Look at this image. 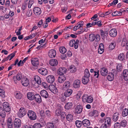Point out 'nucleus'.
I'll use <instances>...</instances> for the list:
<instances>
[{
  "instance_id": "1",
  "label": "nucleus",
  "mask_w": 128,
  "mask_h": 128,
  "mask_svg": "<svg viewBox=\"0 0 128 128\" xmlns=\"http://www.w3.org/2000/svg\"><path fill=\"white\" fill-rule=\"evenodd\" d=\"M93 100V98L91 96L85 94L82 96V101L84 102L90 103L92 102Z\"/></svg>"
},
{
  "instance_id": "2",
  "label": "nucleus",
  "mask_w": 128,
  "mask_h": 128,
  "mask_svg": "<svg viewBox=\"0 0 128 128\" xmlns=\"http://www.w3.org/2000/svg\"><path fill=\"white\" fill-rule=\"evenodd\" d=\"M27 115L28 118L30 120H35L37 118L36 113L32 110H29L28 112Z\"/></svg>"
},
{
  "instance_id": "3",
  "label": "nucleus",
  "mask_w": 128,
  "mask_h": 128,
  "mask_svg": "<svg viewBox=\"0 0 128 128\" xmlns=\"http://www.w3.org/2000/svg\"><path fill=\"white\" fill-rule=\"evenodd\" d=\"M89 38L91 42H93L96 40L98 41L100 40V37L98 34L95 35L93 34H91L89 35Z\"/></svg>"
},
{
  "instance_id": "4",
  "label": "nucleus",
  "mask_w": 128,
  "mask_h": 128,
  "mask_svg": "<svg viewBox=\"0 0 128 128\" xmlns=\"http://www.w3.org/2000/svg\"><path fill=\"white\" fill-rule=\"evenodd\" d=\"M26 114V109L23 107H21L17 115L18 117L22 118Z\"/></svg>"
},
{
  "instance_id": "5",
  "label": "nucleus",
  "mask_w": 128,
  "mask_h": 128,
  "mask_svg": "<svg viewBox=\"0 0 128 128\" xmlns=\"http://www.w3.org/2000/svg\"><path fill=\"white\" fill-rule=\"evenodd\" d=\"M79 42L78 40H77L75 41L74 39H72L70 41L69 44L70 46H74V48L76 49L78 47Z\"/></svg>"
},
{
  "instance_id": "6",
  "label": "nucleus",
  "mask_w": 128,
  "mask_h": 128,
  "mask_svg": "<svg viewBox=\"0 0 128 128\" xmlns=\"http://www.w3.org/2000/svg\"><path fill=\"white\" fill-rule=\"evenodd\" d=\"M21 121L18 118H16L14 121V128H20L21 126Z\"/></svg>"
},
{
  "instance_id": "7",
  "label": "nucleus",
  "mask_w": 128,
  "mask_h": 128,
  "mask_svg": "<svg viewBox=\"0 0 128 128\" xmlns=\"http://www.w3.org/2000/svg\"><path fill=\"white\" fill-rule=\"evenodd\" d=\"M38 72L43 76L46 75L48 73L47 70L45 68L41 67L38 69Z\"/></svg>"
},
{
  "instance_id": "8",
  "label": "nucleus",
  "mask_w": 128,
  "mask_h": 128,
  "mask_svg": "<svg viewBox=\"0 0 128 128\" xmlns=\"http://www.w3.org/2000/svg\"><path fill=\"white\" fill-rule=\"evenodd\" d=\"M4 110L6 112H9L10 110V107L9 104L7 102H4L3 104Z\"/></svg>"
},
{
  "instance_id": "9",
  "label": "nucleus",
  "mask_w": 128,
  "mask_h": 128,
  "mask_svg": "<svg viewBox=\"0 0 128 128\" xmlns=\"http://www.w3.org/2000/svg\"><path fill=\"white\" fill-rule=\"evenodd\" d=\"M67 71L66 69L64 67L60 68L58 70V73L60 76H62L66 73Z\"/></svg>"
},
{
  "instance_id": "10",
  "label": "nucleus",
  "mask_w": 128,
  "mask_h": 128,
  "mask_svg": "<svg viewBox=\"0 0 128 128\" xmlns=\"http://www.w3.org/2000/svg\"><path fill=\"white\" fill-rule=\"evenodd\" d=\"M47 81L50 84L53 83L55 80V78L54 76L52 75H49L46 78Z\"/></svg>"
},
{
  "instance_id": "11",
  "label": "nucleus",
  "mask_w": 128,
  "mask_h": 128,
  "mask_svg": "<svg viewBox=\"0 0 128 128\" xmlns=\"http://www.w3.org/2000/svg\"><path fill=\"white\" fill-rule=\"evenodd\" d=\"M82 107L81 105H77L75 109V113L78 114H80L82 112Z\"/></svg>"
},
{
  "instance_id": "12",
  "label": "nucleus",
  "mask_w": 128,
  "mask_h": 128,
  "mask_svg": "<svg viewBox=\"0 0 128 128\" xmlns=\"http://www.w3.org/2000/svg\"><path fill=\"white\" fill-rule=\"evenodd\" d=\"M121 46L124 47L126 46V48L128 50V40H127L126 37H124L123 38L121 44Z\"/></svg>"
},
{
  "instance_id": "13",
  "label": "nucleus",
  "mask_w": 128,
  "mask_h": 128,
  "mask_svg": "<svg viewBox=\"0 0 128 128\" xmlns=\"http://www.w3.org/2000/svg\"><path fill=\"white\" fill-rule=\"evenodd\" d=\"M81 83V82L80 80L77 79L74 81L73 84V86L75 88H79L80 87Z\"/></svg>"
},
{
  "instance_id": "14",
  "label": "nucleus",
  "mask_w": 128,
  "mask_h": 128,
  "mask_svg": "<svg viewBox=\"0 0 128 128\" xmlns=\"http://www.w3.org/2000/svg\"><path fill=\"white\" fill-rule=\"evenodd\" d=\"M31 62L32 64L34 66H37L39 65V61L37 58H32L31 60Z\"/></svg>"
},
{
  "instance_id": "15",
  "label": "nucleus",
  "mask_w": 128,
  "mask_h": 128,
  "mask_svg": "<svg viewBox=\"0 0 128 128\" xmlns=\"http://www.w3.org/2000/svg\"><path fill=\"white\" fill-rule=\"evenodd\" d=\"M109 33L111 36L112 37H115L117 34L116 30L115 28L112 29L109 31Z\"/></svg>"
},
{
  "instance_id": "16",
  "label": "nucleus",
  "mask_w": 128,
  "mask_h": 128,
  "mask_svg": "<svg viewBox=\"0 0 128 128\" xmlns=\"http://www.w3.org/2000/svg\"><path fill=\"white\" fill-rule=\"evenodd\" d=\"M70 83L69 81H66L64 83L62 86V89L63 90H66L68 89L70 87Z\"/></svg>"
},
{
  "instance_id": "17",
  "label": "nucleus",
  "mask_w": 128,
  "mask_h": 128,
  "mask_svg": "<svg viewBox=\"0 0 128 128\" xmlns=\"http://www.w3.org/2000/svg\"><path fill=\"white\" fill-rule=\"evenodd\" d=\"M56 55V52L54 50H50L48 52V55L49 57L51 58H54Z\"/></svg>"
},
{
  "instance_id": "18",
  "label": "nucleus",
  "mask_w": 128,
  "mask_h": 128,
  "mask_svg": "<svg viewBox=\"0 0 128 128\" xmlns=\"http://www.w3.org/2000/svg\"><path fill=\"white\" fill-rule=\"evenodd\" d=\"M21 83L24 86H27L28 85L29 82L27 78H23L22 80Z\"/></svg>"
},
{
  "instance_id": "19",
  "label": "nucleus",
  "mask_w": 128,
  "mask_h": 128,
  "mask_svg": "<svg viewBox=\"0 0 128 128\" xmlns=\"http://www.w3.org/2000/svg\"><path fill=\"white\" fill-rule=\"evenodd\" d=\"M41 96L42 97L46 98L48 97V94L47 92L45 90H43L40 92Z\"/></svg>"
},
{
  "instance_id": "20",
  "label": "nucleus",
  "mask_w": 128,
  "mask_h": 128,
  "mask_svg": "<svg viewBox=\"0 0 128 128\" xmlns=\"http://www.w3.org/2000/svg\"><path fill=\"white\" fill-rule=\"evenodd\" d=\"M49 88L50 91L54 94H56L58 92V90L56 87L53 85L50 86Z\"/></svg>"
},
{
  "instance_id": "21",
  "label": "nucleus",
  "mask_w": 128,
  "mask_h": 128,
  "mask_svg": "<svg viewBox=\"0 0 128 128\" xmlns=\"http://www.w3.org/2000/svg\"><path fill=\"white\" fill-rule=\"evenodd\" d=\"M72 92V89H69L66 90L64 93V95L66 97L69 96Z\"/></svg>"
},
{
  "instance_id": "22",
  "label": "nucleus",
  "mask_w": 128,
  "mask_h": 128,
  "mask_svg": "<svg viewBox=\"0 0 128 128\" xmlns=\"http://www.w3.org/2000/svg\"><path fill=\"white\" fill-rule=\"evenodd\" d=\"M100 72L101 74L103 76H106L108 72V70L106 68L103 67L100 70Z\"/></svg>"
},
{
  "instance_id": "23",
  "label": "nucleus",
  "mask_w": 128,
  "mask_h": 128,
  "mask_svg": "<svg viewBox=\"0 0 128 128\" xmlns=\"http://www.w3.org/2000/svg\"><path fill=\"white\" fill-rule=\"evenodd\" d=\"M49 63L52 66H55L58 64V62L56 59H52L50 60Z\"/></svg>"
},
{
  "instance_id": "24",
  "label": "nucleus",
  "mask_w": 128,
  "mask_h": 128,
  "mask_svg": "<svg viewBox=\"0 0 128 128\" xmlns=\"http://www.w3.org/2000/svg\"><path fill=\"white\" fill-rule=\"evenodd\" d=\"M34 99L38 103H40L42 102L41 97L38 94H35Z\"/></svg>"
},
{
  "instance_id": "25",
  "label": "nucleus",
  "mask_w": 128,
  "mask_h": 128,
  "mask_svg": "<svg viewBox=\"0 0 128 128\" xmlns=\"http://www.w3.org/2000/svg\"><path fill=\"white\" fill-rule=\"evenodd\" d=\"M34 95L33 92H29L27 94V98L30 100H33L34 99Z\"/></svg>"
},
{
  "instance_id": "26",
  "label": "nucleus",
  "mask_w": 128,
  "mask_h": 128,
  "mask_svg": "<svg viewBox=\"0 0 128 128\" xmlns=\"http://www.w3.org/2000/svg\"><path fill=\"white\" fill-rule=\"evenodd\" d=\"M82 122L83 126L86 127L89 126L90 125V121L87 119H84L82 120Z\"/></svg>"
},
{
  "instance_id": "27",
  "label": "nucleus",
  "mask_w": 128,
  "mask_h": 128,
  "mask_svg": "<svg viewBox=\"0 0 128 128\" xmlns=\"http://www.w3.org/2000/svg\"><path fill=\"white\" fill-rule=\"evenodd\" d=\"M34 12L35 14L36 15H40L41 13V10L40 8L38 7H35L34 9Z\"/></svg>"
},
{
  "instance_id": "28",
  "label": "nucleus",
  "mask_w": 128,
  "mask_h": 128,
  "mask_svg": "<svg viewBox=\"0 0 128 128\" xmlns=\"http://www.w3.org/2000/svg\"><path fill=\"white\" fill-rule=\"evenodd\" d=\"M104 45L103 43H101L100 44L98 52L99 54H102L104 51Z\"/></svg>"
},
{
  "instance_id": "29",
  "label": "nucleus",
  "mask_w": 128,
  "mask_h": 128,
  "mask_svg": "<svg viewBox=\"0 0 128 128\" xmlns=\"http://www.w3.org/2000/svg\"><path fill=\"white\" fill-rule=\"evenodd\" d=\"M123 76L124 80L126 81L128 80V70H124L123 71Z\"/></svg>"
},
{
  "instance_id": "30",
  "label": "nucleus",
  "mask_w": 128,
  "mask_h": 128,
  "mask_svg": "<svg viewBox=\"0 0 128 128\" xmlns=\"http://www.w3.org/2000/svg\"><path fill=\"white\" fill-rule=\"evenodd\" d=\"M66 120L69 122H72L73 120L74 116L70 114H66Z\"/></svg>"
},
{
  "instance_id": "31",
  "label": "nucleus",
  "mask_w": 128,
  "mask_h": 128,
  "mask_svg": "<svg viewBox=\"0 0 128 128\" xmlns=\"http://www.w3.org/2000/svg\"><path fill=\"white\" fill-rule=\"evenodd\" d=\"M7 125L8 128H12L13 123L12 118H8L7 120Z\"/></svg>"
},
{
  "instance_id": "32",
  "label": "nucleus",
  "mask_w": 128,
  "mask_h": 128,
  "mask_svg": "<svg viewBox=\"0 0 128 128\" xmlns=\"http://www.w3.org/2000/svg\"><path fill=\"white\" fill-rule=\"evenodd\" d=\"M119 116L118 112L115 113L112 116V120L114 122H116L119 118Z\"/></svg>"
},
{
  "instance_id": "33",
  "label": "nucleus",
  "mask_w": 128,
  "mask_h": 128,
  "mask_svg": "<svg viewBox=\"0 0 128 128\" xmlns=\"http://www.w3.org/2000/svg\"><path fill=\"white\" fill-rule=\"evenodd\" d=\"M34 80L36 83L39 84H41V80L39 76H36L34 77Z\"/></svg>"
},
{
  "instance_id": "34",
  "label": "nucleus",
  "mask_w": 128,
  "mask_h": 128,
  "mask_svg": "<svg viewBox=\"0 0 128 128\" xmlns=\"http://www.w3.org/2000/svg\"><path fill=\"white\" fill-rule=\"evenodd\" d=\"M66 79V77L64 76H60L58 77V81L60 83H61L63 82Z\"/></svg>"
},
{
  "instance_id": "35",
  "label": "nucleus",
  "mask_w": 128,
  "mask_h": 128,
  "mask_svg": "<svg viewBox=\"0 0 128 128\" xmlns=\"http://www.w3.org/2000/svg\"><path fill=\"white\" fill-rule=\"evenodd\" d=\"M114 74L112 72H110L108 74L107 76L108 80L109 81H112L114 78Z\"/></svg>"
},
{
  "instance_id": "36",
  "label": "nucleus",
  "mask_w": 128,
  "mask_h": 128,
  "mask_svg": "<svg viewBox=\"0 0 128 128\" xmlns=\"http://www.w3.org/2000/svg\"><path fill=\"white\" fill-rule=\"evenodd\" d=\"M116 43L115 41H112L110 43L108 46L110 50H112L114 49L116 46Z\"/></svg>"
},
{
  "instance_id": "37",
  "label": "nucleus",
  "mask_w": 128,
  "mask_h": 128,
  "mask_svg": "<svg viewBox=\"0 0 128 128\" xmlns=\"http://www.w3.org/2000/svg\"><path fill=\"white\" fill-rule=\"evenodd\" d=\"M104 123L106 124H107L108 126L111 125V122L110 118L109 117H106L105 119Z\"/></svg>"
},
{
  "instance_id": "38",
  "label": "nucleus",
  "mask_w": 128,
  "mask_h": 128,
  "mask_svg": "<svg viewBox=\"0 0 128 128\" xmlns=\"http://www.w3.org/2000/svg\"><path fill=\"white\" fill-rule=\"evenodd\" d=\"M118 59L123 62H125V56L123 53L120 54L118 56Z\"/></svg>"
},
{
  "instance_id": "39",
  "label": "nucleus",
  "mask_w": 128,
  "mask_h": 128,
  "mask_svg": "<svg viewBox=\"0 0 128 128\" xmlns=\"http://www.w3.org/2000/svg\"><path fill=\"white\" fill-rule=\"evenodd\" d=\"M69 70L71 72L73 73L76 72V69L74 65H72L69 67Z\"/></svg>"
},
{
  "instance_id": "40",
  "label": "nucleus",
  "mask_w": 128,
  "mask_h": 128,
  "mask_svg": "<svg viewBox=\"0 0 128 128\" xmlns=\"http://www.w3.org/2000/svg\"><path fill=\"white\" fill-rule=\"evenodd\" d=\"M47 128H56L55 124L53 122H48L46 124Z\"/></svg>"
},
{
  "instance_id": "41",
  "label": "nucleus",
  "mask_w": 128,
  "mask_h": 128,
  "mask_svg": "<svg viewBox=\"0 0 128 128\" xmlns=\"http://www.w3.org/2000/svg\"><path fill=\"white\" fill-rule=\"evenodd\" d=\"M73 104L71 102L67 103L65 106V108L67 110H69L72 108Z\"/></svg>"
},
{
  "instance_id": "42",
  "label": "nucleus",
  "mask_w": 128,
  "mask_h": 128,
  "mask_svg": "<svg viewBox=\"0 0 128 128\" xmlns=\"http://www.w3.org/2000/svg\"><path fill=\"white\" fill-rule=\"evenodd\" d=\"M122 12L123 11L118 12V11L114 12L112 13V16H120L122 14Z\"/></svg>"
},
{
  "instance_id": "43",
  "label": "nucleus",
  "mask_w": 128,
  "mask_h": 128,
  "mask_svg": "<svg viewBox=\"0 0 128 128\" xmlns=\"http://www.w3.org/2000/svg\"><path fill=\"white\" fill-rule=\"evenodd\" d=\"M76 126L78 128H80V127L83 125L82 121L77 120H76L75 122Z\"/></svg>"
},
{
  "instance_id": "44",
  "label": "nucleus",
  "mask_w": 128,
  "mask_h": 128,
  "mask_svg": "<svg viewBox=\"0 0 128 128\" xmlns=\"http://www.w3.org/2000/svg\"><path fill=\"white\" fill-rule=\"evenodd\" d=\"M89 78H88L84 76L82 80V83L84 84H86L89 81Z\"/></svg>"
},
{
  "instance_id": "45",
  "label": "nucleus",
  "mask_w": 128,
  "mask_h": 128,
  "mask_svg": "<svg viewBox=\"0 0 128 128\" xmlns=\"http://www.w3.org/2000/svg\"><path fill=\"white\" fill-rule=\"evenodd\" d=\"M100 32L101 38L103 39H104L105 36V34H107L108 32L106 31L105 32L102 30H100Z\"/></svg>"
},
{
  "instance_id": "46",
  "label": "nucleus",
  "mask_w": 128,
  "mask_h": 128,
  "mask_svg": "<svg viewBox=\"0 0 128 128\" xmlns=\"http://www.w3.org/2000/svg\"><path fill=\"white\" fill-rule=\"evenodd\" d=\"M22 77L21 74H17L16 76H13V78L14 80V81H15V80L16 79L18 80H20L21 78Z\"/></svg>"
},
{
  "instance_id": "47",
  "label": "nucleus",
  "mask_w": 128,
  "mask_h": 128,
  "mask_svg": "<svg viewBox=\"0 0 128 128\" xmlns=\"http://www.w3.org/2000/svg\"><path fill=\"white\" fill-rule=\"evenodd\" d=\"M120 124L121 126L123 127H125L127 124V121L126 120H123L120 122Z\"/></svg>"
},
{
  "instance_id": "48",
  "label": "nucleus",
  "mask_w": 128,
  "mask_h": 128,
  "mask_svg": "<svg viewBox=\"0 0 128 128\" xmlns=\"http://www.w3.org/2000/svg\"><path fill=\"white\" fill-rule=\"evenodd\" d=\"M90 76V74L89 71L88 69L86 68L84 70V76L89 78Z\"/></svg>"
},
{
  "instance_id": "49",
  "label": "nucleus",
  "mask_w": 128,
  "mask_h": 128,
  "mask_svg": "<svg viewBox=\"0 0 128 128\" xmlns=\"http://www.w3.org/2000/svg\"><path fill=\"white\" fill-rule=\"evenodd\" d=\"M22 96V94L20 92H16L15 97L17 99H21Z\"/></svg>"
},
{
  "instance_id": "50",
  "label": "nucleus",
  "mask_w": 128,
  "mask_h": 128,
  "mask_svg": "<svg viewBox=\"0 0 128 128\" xmlns=\"http://www.w3.org/2000/svg\"><path fill=\"white\" fill-rule=\"evenodd\" d=\"M128 114V109L125 108L124 109L122 112V115L123 116L125 117L127 116Z\"/></svg>"
},
{
  "instance_id": "51",
  "label": "nucleus",
  "mask_w": 128,
  "mask_h": 128,
  "mask_svg": "<svg viewBox=\"0 0 128 128\" xmlns=\"http://www.w3.org/2000/svg\"><path fill=\"white\" fill-rule=\"evenodd\" d=\"M60 52L62 54H64L66 52V50L64 46L60 47L59 48Z\"/></svg>"
},
{
  "instance_id": "52",
  "label": "nucleus",
  "mask_w": 128,
  "mask_h": 128,
  "mask_svg": "<svg viewBox=\"0 0 128 128\" xmlns=\"http://www.w3.org/2000/svg\"><path fill=\"white\" fill-rule=\"evenodd\" d=\"M116 69L118 71H121L122 68V64L121 63L118 64L116 65Z\"/></svg>"
},
{
  "instance_id": "53",
  "label": "nucleus",
  "mask_w": 128,
  "mask_h": 128,
  "mask_svg": "<svg viewBox=\"0 0 128 128\" xmlns=\"http://www.w3.org/2000/svg\"><path fill=\"white\" fill-rule=\"evenodd\" d=\"M84 22L83 21H80L77 23L76 24H77V25L78 26L79 28H80V30H82L83 28H82L81 27L83 26L84 25Z\"/></svg>"
},
{
  "instance_id": "54",
  "label": "nucleus",
  "mask_w": 128,
  "mask_h": 128,
  "mask_svg": "<svg viewBox=\"0 0 128 128\" xmlns=\"http://www.w3.org/2000/svg\"><path fill=\"white\" fill-rule=\"evenodd\" d=\"M42 126H41L40 124L36 123L34 124L33 128H41Z\"/></svg>"
},
{
  "instance_id": "55",
  "label": "nucleus",
  "mask_w": 128,
  "mask_h": 128,
  "mask_svg": "<svg viewBox=\"0 0 128 128\" xmlns=\"http://www.w3.org/2000/svg\"><path fill=\"white\" fill-rule=\"evenodd\" d=\"M4 93L5 92L4 90L0 88V95L3 98H4L5 97Z\"/></svg>"
},
{
  "instance_id": "56",
  "label": "nucleus",
  "mask_w": 128,
  "mask_h": 128,
  "mask_svg": "<svg viewBox=\"0 0 128 128\" xmlns=\"http://www.w3.org/2000/svg\"><path fill=\"white\" fill-rule=\"evenodd\" d=\"M61 110L60 108H58L56 111V114L57 116H60L61 114Z\"/></svg>"
},
{
  "instance_id": "57",
  "label": "nucleus",
  "mask_w": 128,
  "mask_h": 128,
  "mask_svg": "<svg viewBox=\"0 0 128 128\" xmlns=\"http://www.w3.org/2000/svg\"><path fill=\"white\" fill-rule=\"evenodd\" d=\"M118 2V0H114L111 3L109 4L108 5V6L109 7L111 6H113L114 5L116 4Z\"/></svg>"
},
{
  "instance_id": "58",
  "label": "nucleus",
  "mask_w": 128,
  "mask_h": 128,
  "mask_svg": "<svg viewBox=\"0 0 128 128\" xmlns=\"http://www.w3.org/2000/svg\"><path fill=\"white\" fill-rule=\"evenodd\" d=\"M32 12L31 10H28L26 13V15L28 17L30 16L32 14Z\"/></svg>"
},
{
  "instance_id": "59",
  "label": "nucleus",
  "mask_w": 128,
  "mask_h": 128,
  "mask_svg": "<svg viewBox=\"0 0 128 128\" xmlns=\"http://www.w3.org/2000/svg\"><path fill=\"white\" fill-rule=\"evenodd\" d=\"M45 114L48 118L50 117L51 116V113L49 110H47L46 111Z\"/></svg>"
},
{
  "instance_id": "60",
  "label": "nucleus",
  "mask_w": 128,
  "mask_h": 128,
  "mask_svg": "<svg viewBox=\"0 0 128 128\" xmlns=\"http://www.w3.org/2000/svg\"><path fill=\"white\" fill-rule=\"evenodd\" d=\"M82 93L81 91H79L76 95V98L77 100H79L82 95Z\"/></svg>"
},
{
  "instance_id": "61",
  "label": "nucleus",
  "mask_w": 128,
  "mask_h": 128,
  "mask_svg": "<svg viewBox=\"0 0 128 128\" xmlns=\"http://www.w3.org/2000/svg\"><path fill=\"white\" fill-rule=\"evenodd\" d=\"M65 96L64 97L63 96V94H61L60 96V98L62 102L64 101L66 99Z\"/></svg>"
},
{
  "instance_id": "62",
  "label": "nucleus",
  "mask_w": 128,
  "mask_h": 128,
  "mask_svg": "<svg viewBox=\"0 0 128 128\" xmlns=\"http://www.w3.org/2000/svg\"><path fill=\"white\" fill-rule=\"evenodd\" d=\"M120 123L118 122L115 123L114 124V128H120Z\"/></svg>"
},
{
  "instance_id": "63",
  "label": "nucleus",
  "mask_w": 128,
  "mask_h": 128,
  "mask_svg": "<svg viewBox=\"0 0 128 128\" xmlns=\"http://www.w3.org/2000/svg\"><path fill=\"white\" fill-rule=\"evenodd\" d=\"M98 114V112L96 110H94L92 111L91 112V114L92 116L95 115H97Z\"/></svg>"
},
{
  "instance_id": "64",
  "label": "nucleus",
  "mask_w": 128,
  "mask_h": 128,
  "mask_svg": "<svg viewBox=\"0 0 128 128\" xmlns=\"http://www.w3.org/2000/svg\"><path fill=\"white\" fill-rule=\"evenodd\" d=\"M5 111L4 110L0 113V116L2 118H4L5 117L6 114Z\"/></svg>"
}]
</instances>
